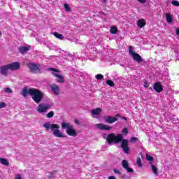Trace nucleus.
<instances>
[{
  "label": "nucleus",
  "instance_id": "obj_14",
  "mask_svg": "<svg viewBox=\"0 0 179 179\" xmlns=\"http://www.w3.org/2000/svg\"><path fill=\"white\" fill-rule=\"evenodd\" d=\"M53 76H55V78H57V83H64L65 82V78H64V76L61 74L54 73Z\"/></svg>",
  "mask_w": 179,
  "mask_h": 179
},
{
  "label": "nucleus",
  "instance_id": "obj_40",
  "mask_svg": "<svg viewBox=\"0 0 179 179\" xmlns=\"http://www.w3.org/2000/svg\"><path fill=\"white\" fill-rule=\"evenodd\" d=\"M136 141H138V138H136V137H132V138H131V142H136Z\"/></svg>",
  "mask_w": 179,
  "mask_h": 179
},
{
  "label": "nucleus",
  "instance_id": "obj_38",
  "mask_svg": "<svg viewBox=\"0 0 179 179\" xmlns=\"http://www.w3.org/2000/svg\"><path fill=\"white\" fill-rule=\"evenodd\" d=\"M49 71H53V72H57L58 73H59V72H61L59 70H58L57 69H54V68L49 69Z\"/></svg>",
  "mask_w": 179,
  "mask_h": 179
},
{
  "label": "nucleus",
  "instance_id": "obj_10",
  "mask_svg": "<svg viewBox=\"0 0 179 179\" xmlns=\"http://www.w3.org/2000/svg\"><path fill=\"white\" fill-rule=\"evenodd\" d=\"M8 71H9V66L8 64L0 66V73L3 76H8Z\"/></svg>",
  "mask_w": 179,
  "mask_h": 179
},
{
  "label": "nucleus",
  "instance_id": "obj_11",
  "mask_svg": "<svg viewBox=\"0 0 179 179\" xmlns=\"http://www.w3.org/2000/svg\"><path fill=\"white\" fill-rule=\"evenodd\" d=\"M50 89L52 92V93H54V94H55L56 96H58V94H59V86H58V85L57 84H52L50 85Z\"/></svg>",
  "mask_w": 179,
  "mask_h": 179
},
{
  "label": "nucleus",
  "instance_id": "obj_22",
  "mask_svg": "<svg viewBox=\"0 0 179 179\" xmlns=\"http://www.w3.org/2000/svg\"><path fill=\"white\" fill-rule=\"evenodd\" d=\"M0 163L1 164H3V166H8L9 165V161L5 158H0Z\"/></svg>",
  "mask_w": 179,
  "mask_h": 179
},
{
  "label": "nucleus",
  "instance_id": "obj_1",
  "mask_svg": "<svg viewBox=\"0 0 179 179\" xmlns=\"http://www.w3.org/2000/svg\"><path fill=\"white\" fill-rule=\"evenodd\" d=\"M106 142H108V145H113V143L117 144L122 142L120 147L122 148L124 153L126 155L129 154V141L127 139H123L122 134H120L115 136V134L110 133L108 134L106 137Z\"/></svg>",
  "mask_w": 179,
  "mask_h": 179
},
{
  "label": "nucleus",
  "instance_id": "obj_2",
  "mask_svg": "<svg viewBox=\"0 0 179 179\" xmlns=\"http://www.w3.org/2000/svg\"><path fill=\"white\" fill-rule=\"evenodd\" d=\"M43 128L45 129H51L54 136L56 138H66V135L59 131V125L57 124H51V122H45L43 124Z\"/></svg>",
  "mask_w": 179,
  "mask_h": 179
},
{
  "label": "nucleus",
  "instance_id": "obj_21",
  "mask_svg": "<svg viewBox=\"0 0 179 179\" xmlns=\"http://www.w3.org/2000/svg\"><path fill=\"white\" fill-rule=\"evenodd\" d=\"M53 36L58 38L59 40H64V35L59 34L58 32H54Z\"/></svg>",
  "mask_w": 179,
  "mask_h": 179
},
{
  "label": "nucleus",
  "instance_id": "obj_41",
  "mask_svg": "<svg viewBox=\"0 0 179 179\" xmlns=\"http://www.w3.org/2000/svg\"><path fill=\"white\" fill-rule=\"evenodd\" d=\"M113 171H114L115 174H120V175H121V171H120L117 169H113Z\"/></svg>",
  "mask_w": 179,
  "mask_h": 179
},
{
  "label": "nucleus",
  "instance_id": "obj_20",
  "mask_svg": "<svg viewBox=\"0 0 179 179\" xmlns=\"http://www.w3.org/2000/svg\"><path fill=\"white\" fill-rule=\"evenodd\" d=\"M117 31H118V28H117V27L115 26L110 27V32L111 33V34H117Z\"/></svg>",
  "mask_w": 179,
  "mask_h": 179
},
{
  "label": "nucleus",
  "instance_id": "obj_17",
  "mask_svg": "<svg viewBox=\"0 0 179 179\" xmlns=\"http://www.w3.org/2000/svg\"><path fill=\"white\" fill-rule=\"evenodd\" d=\"M137 26L139 29H143V27H145L146 26V21L145 19H140L137 21Z\"/></svg>",
  "mask_w": 179,
  "mask_h": 179
},
{
  "label": "nucleus",
  "instance_id": "obj_46",
  "mask_svg": "<svg viewBox=\"0 0 179 179\" xmlns=\"http://www.w3.org/2000/svg\"><path fill=\"white\" fill-rule=\"evenodd\" d=\"M1 31H0V36H1Z\"/></svg>",
  "mask_w": 179,
  "mask_h": 179
},
{
  "label": "nucleus",
  "instance_id": "obj_24",
  "mask_svg": "<svg viewBox=\"0 0 179 179\" xmlns=\"http://www.w3.org/2000/svg\"><path fill=\"white\" fill-rule=\"evenodd\" d=\"M106 85H108V86H110V87H114V86H115L114 81H113L111 80H107Z\"/></svg>",
  "mask_w": 179,
  "mask_h": 179
},
{
  "label": "nucleus",
  "instance_id": "obj_33",
  "mask_svg": "<svg viewBox=\"0 0 179 179\" xmlns=\"http://www.w3.org/2000/svg\"><path fill=\"white\" fill-rule=\"evenodd\" d=\"M172 5H173V6H179V1L173 0L172 1Z\"/></svg>",
  "mask_w": 179,
  "mask_h": 179
},
{
  "label": "nucleus",
  "instance_id": "obj_8",
  "mask_svg": "<svg viewBox=\"0 0 179 179\" xmlns=\"http://www.w3.org/2000/svg\"><path fill=\"white\" fill-rule=\"evenodd\" d=\"M7 65L8 66V69L12 71L20 69V63L19 62H15Z\"/></svg>",
  "mask_w": 179,
  "mask_h": 179
},
{
  "label": "nucleus",
  "instance_id": "obj_27",
  "mask_svg": "<svg viewBox=\"0 0 179 179\" xmlns=\"http://www.w3.org/2000/svg\"><path fill=\"white\" fill-rule=\"evenodd\" d=\"M152 171L154 174H157V168L155 165H151Z\"/></svg>",
  "mask_w": 179,
  "mask_h": 179
},
{
  "label": "nucleus",
  "instance_id": "obj_23",
  "mask_svg": "<svg viewBox=\"0 0 179 179\" xmlns=\"http://www.w3.org/2000/svg\"><path fill=\"white\" fill-rule=\"evenodd\" d=\"M165 16H166V21L168 22V23H171V22H173V17H171V15H170V13H166Z\"/></svg>",
  "mask_w": 179,
  "mask_h": 179
},
{
  "label": "nucleus",
  "instance_id": "obj_19",
  "mask_svg": "<svg viewBox=\"0 0 179 179\" xmlns=\"http://www.w3.org/2000/svg\"><path fill=\"white\" fill-rule=\"evenodd\" d=\"M71 124L68 122H62V129H69V128L71 127Z\"/></svg>",
  "mask_w": 179,
  "mask_h": 179
},
{
  "label": "nucleus",
  "instance_id": "obj_18",
  "mask_svg": "<svg viewBox=\"0 0 179 179\" xmlns=\"http://www.w3.org/2000/svg\"><path fill=\"white\" fill-rule=\"evenodd\" d=\"M101 112V108H96V109H94L91 111L92 115H99L100 113Z\"/></svg>",
  "mask_w": 179,
  "mask_h": 179
},
{
  "label": "nucleus",
  "instance_id": "obj_42",
  "mask_svg": "<svg viewBox=\"0 0 179 179\" xmlns=\"http://www.w3.org/2000/svg\"><path fill=\"white\" fill-rule=\"evenodd\" d=\"M140 3H145L146 2V0H138Z\"/></svg>",
  "mask_w": 179,
  "mask_h": 179
},
{
  "label": "nucleus",
  "instance_id": "obj_43",
  "mask_svg": "<svg viewBox=\"0 0 179 179\" xmlns=\"http://www.w3.org/2000/svg\"><path fill=\"white\" fill-rule=\"evenodd\" d=\"M176 36H179V28L176 29Z\"/></svg>",
  "mask_w": 179,
  "mask_h": 179
},
{
  "label": "nucleus",
  "instance_id": "obj_4",
  "mask_svg": "<svg viewBox=\"0 0 179 179\" xmlns=\"http://www.w3.org/2000/svg\"><path fill=\"white\" fill-rule=\"evenodd\" d=\"M27 66L29 68L30 72L32 73H41V69H40V64H36L34 63H27Z\"/></svg>",
  "mask_w": 179,
  "mask_h": 179
},
{
  "label": "nucleus",
  "instance_id": "obj_30",
  "mask_svg": "<svg viewBox=\"0 0 179 179\" xmlns=\"http://www.w3.org/2000/svg\"><path fill=\"white\" fill-rule=\"evenodd\" d=\"M103 78L104 76L102 74H97L96 76V79H97V80H101Z\"/></svg>",
  "mask_w": 179,
  "mask_h": 179
},
{
  "label": "nucleus",
  "instance_id": "obj_34",
  "mask_svg": "<svg viewBox=\"0 0 179 179\" xmlns=\"http://www.w3.org/2000/svg\"><path fill=\"white\" fill-rule=\"evenodd\" d=\"M124 170H127V173H134V169L129 166L126 168Z\"/></svg>",
  "mask_w": 179,
  "mask_h": 179
},
{
  "label": "nucleus",
  "instance_id": "obj_47",
  "mask_svg": "<svg viewBox=\"0 0 179 179\" xmlns=\"http://www.w3.org/2000/svg\"><path fill=\"white\" fill-rule=\"evenodd\" d=\"M104 1H107V0H104Z\"/></svg>",
  "mask_w": 179,
  "mask_h": 179
},
{
  "label": "nucleus",
  "instance_id": "obj_37",
  "mask_svg": "<svg viewBox=\"0 0 179 179\" xmlns=\"http://www.w3.org/2000/svg\"><path fill=\"white\" fill-rule=\"evenodd\" d=\"M57 173V171H53L52 172L50 173V176H48V178H52V176H54V174Z\"/></svg>",
  "mask_w": 179,
  "mask_h": 179
},
{
  "label": "nucleus",
  "instance_id": "obj_35",
  "mask_svg": "<svg viewBox=\"0 0 179 179\" xmlns=\"http://www.w3.org/2000/svg\"><path fill=\"white\" fill-rule=\"evenodd\" d=\"M6 107V103L5 102L0 103V108H5Z\"/></svg>",
  "mask_w": 179,
  "mask_h": 179
},
{
  "label": "nucleus",
  "instance_id": "obj_39",
  "mask_svg": "<svg viewBox=\"0 0 179 179\" xmlns=\"http://www.w3.org/2000/svg\"><path fill=\"white\" fill-rule=\"evenodd\" d=\"M149 86H150V83H149V82L148 81L144 82V87L148 88L149 87Z\"/></svg>",
  "mask_w": 179,
  "mask_h": 179
},
{
  "label": "nucleus",
  "instance_id": "obj_25",
  "mask_svg": "<svg viewBox=\"0 0 179 179\" xmlns=\"http://www.w3.org/2000/svg\"><path fill=\"white\" fill-rule=\"evenodd\" d=\"M122 166L124 167V169H126L127 167H129L128 161L124 159L122 162Z\"/></svg>",
  "mask_w": 179,
  "mask_h": 179
},
{
  "label": "nucleus",
  "instance_id": "obj_13",
  "mask_svg": "<svg viewBox=\"0 0 179 179\" xmlns=\"http://www.w3.org/2000/svg\"><path fill=\"white\" fill-rule=\"evenodd\" d=\"M67 135H69V136H78V133L76 132V131L75 129H73V125L71 126L70 128H69L68 129H66V131Z\"/></svg>",
  "mask_w": 179,
  "mask_h": 179
},
{
  "label": "nucleus",
  "instance_id": "obj_6",
  "mask_svg": "<svg viewBox=\"0 0 179 179\" xmlns=\"http://www.w3.org/2000/svg\"><path fill=\"white\" fill-rule=\"evenodd\" d=\"M129 53L131 55L134 61H136V62H142V57L132 50V46L129 47Z\"/></svg>",
  "mask_w": 179,
  "mask_h": 179
},
{
  "label": "nucleus",
  "instance_id": "obj_45",
  "mask_svg": "<svg viewBox=\"0 0 179 179\" xmlns=\"http://www.w3.org/2000/svg\"><path fill=\"white\" fill-rule=\"evenodd\" d=\"M122 120H124V121H127V117H122Z\"/></svg>",
  "mask_w": 179,
  "mask_h": 179
},
{
  "label": "nucleus",
  "instance_id": "obj_26",
  "mask_svg": "<svg viewBox=\"0 0 179 179\" xmlns=\"http://www.w3.org/2000/svg\"><path fill=\"white\" fill-rule=\"evenodd\" d=\"M136 164L138 167H142V159H141V157H137Z\"/></svg>",
  "mask_w": 179,
  "mask_h": 179
},
{
  "label": "nucleus",
  "instance_id": "obj_44",
  "mask_svg": "<svg viewBox=\"0 0 179 179\" xmlns=\"http://www.w3.org/2000/svg\"><path fill=\"white\" fill-rule=\"evenodd\" d=\"M108 179H117L115 176H109Z\"/></svg>",
  "mask_w": 179,
  "mask_h": 179
},
{
  "label": "nucleus",
  "instance_id": "obj_5",
  "mask_svg": "<svg viewBox=\"0 0 179 179\" xmlns=\"http://www.w3.org/2000/svg\"><path fill=\"white\" fill-rule=\"evenodd\" d=\"M50 108H51V105L48 103L47 104L41 103L36 108V111H38L39 114H43V113H47V111H48Z\"/></svg>",
  "mask_w": 179,
  "mask_h": 179
},
{
  "label": "nucleus",
  "instance_id": "obj_9",
  "mask_svg": "<svg viewBox=\"0 0 179 179\" xmlns=\"http://www.w3.org/2000/svg\"><path fill=\"white\" fill-rule=\"evenodd\" d=\"M153 89L157 93H161L163 92V85L160 82H157L154 84Z\"/></svg>",
  "mask_w": 179,
  "mask_h": 179
},
{
  "label": "nucleus",
  "instance_id": "obj_12",
  "mask_svg": "<svg viewBox=\"0 0 179 179\" xmlns=\"http://www.w3.org/2000/svg\"><path fill=\"white\" fill-rule=\"evenodd\" d=\"M96 127L99 129H101V131H110V129H112L111 127L104 124L103 123H99L96 124Z\"/></svg>",
  "mask_w": 179,
  "mask_h": 179
},
{
  "label": "nucleus",
  "instance_id": "obj_32",
  "mask_svg": "<svg viewBox=\"0 0 179 179\" xmlns=\"http://www.w3.org/2000/svg\"><path fill=\"white\" fill-rule=\"evenodd\" d=\"M64 8L67 12H71V7L67 3H64Z\"/></svg>",
  "mask_w": 179,
  "mask_h": 179
},
{
  "label": "nucleus",
  "instance_id": "obj_36",
  "mask_svg": "<svg viewBox=\"0 0 179 179\" xmlns=\"http://www.w3.org/2000/svg\"><path fill=\"white\" fill-rule=\"evenodd\" d=\"M122 132L123 135H128V129L127 128L123 129Z\"/></svg>",
  "mask_w": 179,
  "mask_h": 179
},
{
  "label": "nucleus",
  "instance_id": "obj_7",
  "mask_svg": "<svg viewBox=\"0 0 179 179\" xmlns=\"http://www.w3.org/2000/svg\"><path fill=\"white\" fill-rule=\"evenodd\" d=\"M118 117H121L120 114H116L115 117L113 116H105L103 117V120L105 122H106L108 124H114V122L118 121Z\"/></svg>",
  "mask_w": 179,
  "mask_h": 179
},
{
  "label": "nucleus",
  "instance_id": "obj_3",
  "mask_svg": "<svg viewBox=\"0 0 179 179\" xmlns=\"http://www.w3.org/2000/svg\"><path fill=\"white\" fill-rule=\"evenodd\" d=\"M29 94L36 104H40V102L43 101V99H44V93L37 88L29 90Z\"/></svg>",
  "mask_w": 179,
  "mask_h": 179
},
{
  "label": "nucleus",
  "instance_id": "obj_31",
  "mask_svg": "<svg viewBox=\"0 0 179 179\" xmlns=\"http://www.w3.org/2000/svg\"><path fill=\"white\" fill-rule=\"evenodd\" d=\"M5 92H6V93H8V94H10L11 93H13V91L12 90V89H10L9 87H6L5 89Z\"/></svg>",
  "mask_w": 179,
  "mask_h": 179
},
{
  "label": "nucleus",
  "instance_id": "obj_29",
  "mask_svg": "<svg viewBox=\"0 0 179 179\" xmlns=\"http://www.w3.org/2000/svg\"><path fill=\"white\" fill-rule=\"evenodd\" d=\"M145 159L148 162H153V160H155V158H153V157L148 155H146Z\"/></svg>",
  "mask_w": 179,
  "mask_h": 179
},
{
  "label": "nucleus",
  "instance_id": "obj_15",
  "mask_svg": "<svg viewBox=\"0 0 179 179\" xmlns=\"http://www.w3.org/2000/svg\"><path fill=\"white\" fill-rule=\"evenodd\" d=\"M34 88H29V90L27 87H23L21 91V94L23 97H27L30 94V91L34 90Z\"/></svg>",
  "mask_w": 179,
  "mask_h": 179
},
{
  "label": "nucleus",
  "instance_id": "obj_28",
  "mask_svg": "<svg viewBox=\"0 0 179 179\" xmlns=\"http://www.w3.org/2000/svg\"><path fill=\"white\" fill-rule=\"evenodd\" d=\"M47 118H52L54 117V111L51 110L46 115Z\"/></svg>",
  "mask_w": 179,
  "mask_h": 179
},
{
  "label": "nucleus",
  "instance_id": "obj_16",
  "mask_svg": "<svg viewBox=\"0 0 179 179\" xmlns=\"http://www.w3.org/2000/svg\"><path fill=\"white\" fill-rule=\"evenodd\" d=\"M31 50V46L28 45V46H21L19 48V51L20 54H26L27 51H30Z\"/></svg>",
  "mask_w": 179,
  "mask_h": 179
}]
</instances>
